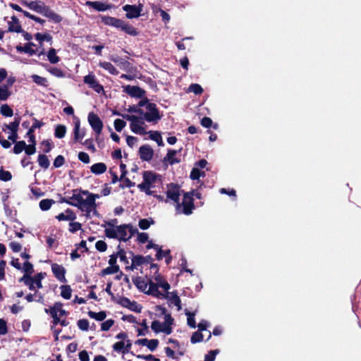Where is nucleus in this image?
<instances>
[{
    "label": "nucleus",
    "instance_id": "nucleus-1",
    "mask_svg": "<svg viewBox=\"0 0 361 361\" xmlns=\"http://www.w3.org/2000/svg\"><path fill=\"white\" fill-rule=\"evenodd\" d=\"M76 192L77 190H73V195L69 198L61 197L59 202L76 207L83 211L86 206L94 207L95 200L100 197L99 195L90 192L88 190L80 189L78 192Z\"/></svg>",
    "mask_w": 361,
    "mask_h": 361
},
{
    "label": "nucleus",
    "instance_id": "nucleus-2",
    "mask_svg": "<svg viewBox=\"0 0 361 361\" xmlns=\"http://www.w3.org/2000/svg\"><path fill=\"white\" fill-rule=\"evenodd\" d=\"M143 181L137 185L138 189L147 195H154L155 192L152 189L157 183L161 182V176L152 171H145L142 173Z\"/></svg>",
    "mask_w": 361,
    "mask_h": 361
},
{
    "label": "nucleus",
    "instance_id": "nucleus-3",
    "mask_svg": "<svg viewBox=\"0 0 361 361\" xmlns=\"http://www.w3.org/2000/svg\"><path fill=\"white\" fill-rule=\"evenodd\" d=\"M148 286L149 289L146 290L145 293L152 295L158 298H169V290L171 288V286L169 283L156 284L152 279H149Z\"/></svg>",
    "mask_w": 361,
    "mask_h": 361
},
{
    "label": "nucleus",
    "instance_id": "nucleus-4",
    "mask_svg": "<svg viewBox=\"0 0 361 361\" xmlns=\"http://www.w3.org/2000/svg\"><path fill=\"white\" fill-rule=\"evenodd\" d=\"M146 111H143L142 114V118L148 123H157L162 117L158 109L157 104L150 102L147 99V102L145 104Z\"/></svg>",
    "mask_w": 361,
    "mask_h": 361
},
{
    "label": "nucleus",
    "instance_id": "nucleus-5",
    "mask_svg": "<svg viewBox=\"0 0 361 361\" xmlns=\"http://www.w3.org/2000/svg\"><path fill=\"white\" fill-rule=\"evenodd\" d=\"M122 117L130 121V128L134 133L145 135L147 134L145 128L143 127L145 122L141 116L138 117L135 115H122Z\"/></svg>",
    "mask_w": 361,
    "mask_h": 361
},
{
    "label": "nucleus",
    "instance_id": "nucleus-6",
    "mask_svg": "<svg viewBox=\"0 0 361 361\" xmlns=\"http://www.w3.org/2000/svg\"><path fill=\"white\" fill-rule=\"evenodd\" d=\"M183 192V190H181L178 184L171 183L167 185V190L166 192L167 199L164 201L166 202L168 200H171L176 204V209H179L181 206L179 203L180 196Z\"/></svg>",
    "mask_w": 361,
    "mask_h": 361
},
{
    "label": "nucleus",
    "instance_id": "nucleus-7",
    "mask_svg": "<svg viewBox=\"0 0 361 361\" xmlns=\"http://www.w3.org/2000/svg\"><path fill=\"white\" fill-rule=\"evenodd\" d=\"M116 231L118 235L117 239L120 241L127 242L137 233V229L134 228L130 224H128L117 226Z\"/></svg>",
    "mask_w": 361,
    "mask_h": 361
},
{
    "label": "nucleus",
    "instance_id": "nucleus-8",
    "mask_svg": "<svg viewBox=\"0 0 361 361\" xmlns=\"http://www.w3.org/2000/svg\"><path fill=\"white\" fill-rule=\"evenodd\" d=\"M128 254L131 258V264L130 267H127L126 271H133L137 269L138 267L152 262L154 260L151 255L142 256L135 255L133 251H129Z\"/></svg>",
    "mask_w": 361,
    "mask_h": 361
},
{
    "label": "nucleus",
    "instance_id": "nucleus-9",
    "mask_svg": "<svg viewBox=\"0 0 361 361\" xmlns=\"http://www.w3.org/2000/svg\"><path fill=\"white\" fill-rule=\"evenodd\" d=\"M143 5L139 4L138 5L126 4L123 6V10L126 12V17L128 19L137 18L141 16Z\"/></svg>",
    "mask_w": 361,
    "mask_h": 361
},
{
    "label": "nucleus",
    "instance_id": "nucleus-10",
    "mask_svg": "<svg viewBox=\"0 0 361 361\" xmlns=\"http://www.w3.org/2000/svg\"><path fill=\"white\" fill-rule=\"evenodd\" d=\"M87 118L92 130L97 135H99L104 126L102 121L100 119L99 116L94 112L89 113Z\"/></svg>",
    "mask_w": 361,
    "mask_h": 361
},
{
    "label": "nucleus",
    "instance_id": "nucleus-11",
    "mask_svg": "<svg viewBox=\"0 0 361 361\" xmlns=\"http://www.w3.org/2000/svg\"><path fill=\"white\" fill-rule=\"evenodd\" d=\"M83 82L99 94L104 91L103 86L99 82L92 73L85 75L83 78Z\"/></svg>",
    "mask_w": 361,
    "mask_h": 361
},
{
    "label": "nucleus",
    "instance_id": "nucleus-12",
    "mask_svg": "<svg viewBox=\"0 0 361 361\" xmlns=\"http://www.w3.org/2000/svg\"><path fill=\"white\" fill-rule=\"evenodd\" d=\"M181 204L184 214L190 215L192 213V210L195 209V204L190 192H183V199Z\"/></svg>",
    "mask_w": 361,
    "mask_h": 361
},
{
    "label": "nucleus",
    "instance_id": "nucleus-13",
    "mask_svg": "<svg viewBox=\"0 0 361 361\" xmlns=\"http://www.w3.org/2000/svg\"><path fill=\"white\" fill-rule=\"evenodd\" d=\"M182 147L178 150L169 149L166 155L163 159V163H168L170 165L179 164L181 162V159L176 157L178 153H180Z\"/></svg>",
    "mask_w": 361,
    "mask_h": 361
},
{
    "label": "nucleus",
    "instance_id": "nucleus-14",
    "mask_svg": "<svg viewBox=\"0 0 361 361\" xmlns=\"http://www.w3.org/2000/svg\"><path fill=\"white\" fill-rule=\"evenodd\" d=\"M123 92L131 97L142 98L145 96V91L138 86L126 85L123 87Z\"/></svg>",
    "mask_w": 361,
    "mask_h": 361
},
{
    "label": "nucleus",
    "instance_id": "nucleus-15",
    "mask_svg": "<svg viewBox=\"0 0 361 361\" xmlns=\"http://www.w3.org/2000/svg\"><path fill=\"white\" fill-rule=\"evenodd\" d=\"M51 271L54 276L61 282L66 283L65 274L66 272V269L61 264L53 263L51 264Z\"/></svg>",
    "mask_w": 361,
    "mask_h": 361
},
{
    "label": "nucleus",
    "instance_id": "nucleus-16",
    "mask_svg": "<svg viewBox=\"0 0 361 361\" xmlns=\"http://www.w3.org/2000/svg\"><path fill=\"white\" fill-rule=\"evenodd\" d=\"M140 158L142 161H149L154 156V150L149 145H143L139 148Z\"/></svg>",
    "mask_w": 361,
    "mask_h": 361
},
{
    "label": "nucleus",
    "instance_id": "nucleus-17",
    "mask_svg": "<svg viewBox=\"0 0 361 361\" xmlns=\"http://www.w3.org/2000/svg\"><path fill=\"white\" fill-rule=\"evenodd\" d=\"M22 4L40 14H42L46 6L44 3L40 1L38 2L36 1H30V2H28V0H22Z\"/></svg>",
    "mask_w": 361,
    "mask_h": 361
},
{
    "label": "nucleus",
    "instance_id": "nucleus-18",
    "mask_svg": "<svg viewBox=\"0 0 361 361\" xmlns=\"http://www.w3.org/2000/svg\"><path fill=\"white\" fill-rule=\"evenodd\" d=\"M42 15L44 16L55 23H59L63 20V18L60 15L51 10L48 6H45Z\"/></svg>",
    "mask_w": 361,
    "mask_h": 361
},
{
    "label": "nucleus",
    "instance_id": "nucleus-19",
    "mask_svg": "<svg viewBox=\"0 0 361 361\" xmlns=\"http://www.w3.org/2000/svg\"><path fill=\"white\" fill-rule=\"evenodd\" d=\"M21 121V116L18 114H16L14 121L10 123H4L2 126V130L6 132L7 130L12 131L18 130L19 125Z\"/></svg>",
    "mask_w": 361,
    "mask_h": 361
},
{
    "label": "nucleus",
    "instance_id": "nucleus-20",
    "mask_svg": "<svg viewBox=\"0 0 361 361\" xmlns=\"http://www.w3.org/2000/svg\"><path fill=\"white\" fill-rule=\"evenodd\" d=\"M74 140L75 142H80L81 140L84 137L85 133L84 130H80V122L78 118H74Z\"/></svg>",
    "mask_w": 361,
    "mask_h": 361
},
{
    "label": "nucleus",
    "instance_id": "nucleus-21",
    "mask_svg": "<svg viewBox=\"0 0 361 361\" xmlns=\"http://www.w3.org/2000/svg\"><path fill=\"white\" fill-rule=\"evenodd\" d=\"M85 5L89 6L90 7L92 8L93 9L97 11H104L108 9H110L111 8V5L104 4L101 1H87L85 3Z\"/></svg>",
    "mask_w": 361,
    "mask_h": 361
},
{
    "label": "nucleus",
    "instance_id": "nucleus-22",
    "mask_svg": "<svg viewBox=\"0 0 361 361\" xmlns=\"http://www.w3.org/2000/svg\"><path fill=\"white\" fill-rule=\"evenodd\" d=\"M8 32L19 33L23 32V28L20 25L18 18L15 16L11 17V20L8 22Z\"/></svg>",
    "mask_w": 361,
    "mask_h": 361
},
{
    "label": "nucleus",
    "instance_id": "nucleus-23",
    "mask_svg": "<svg viewBox=\"0 0 361 361\" xmlns=\"http://www.w3.org/2000/svg\"><path fill=\"white\" fill-rule=\"evenodd\" d=\"M102 22L106 25L119 29L122 23V20L111 16H104L102 18Z\"/></svg>",
    "mask_w": 361,
    "mask_h": 361
},
{
    "label": "nucleus",
    "instance_id": "nucleus-24",
    "mask_svg": "<svg viewBox=\"0 0 361 361\" xmlns=\"http://www.w3.org/2000/svg\"><path fill=\"white\" fill-rule=\"evenodd\" d=\"M147 102V98H145L144 99L140 100L137 104L129 106L127 111L130 113L138 114L142 116V114H143V109L142 107H144Z\"/></svg>",
    "mask_w": 361,
    "mask_h": 361
},
{
    "label": "nucleus",
    "instance_id": "nucleus-25",
    "mask_svg": "<svg viewBox=\"0 0 361 361\" xmlns=\"http://www.w3.org/2000/svg\"><path fill=\"white\" fill-rule=\"evenodd\" d=\"M133 282L140 291L146 292L149 281L147 282L141 276H136L133 278Z\"/></svg>",
    "mask_w": 361,
    "mask_h": 361
},
{
    "label": "nucleus",
    "instance_id": "nucleus-26",
    "mask_svg": "<svg viewBox=\"0 0 361 361\" xmlns=\"http://www.w3.org/2000/svg\"><path fill=\"white\" fill-rule=\"evenodd\" d=\"M119 29L131 36L135 37L138 35L137 29L124 20H122V23Z\"/></svg>",
    "mask_w": 361,
    "mask_h": 361
},
{
    "label": "nucleus",
    "instance_id": "nucleus-27",
    "mask_svg": "<svg viewBox=\"0 0 361 361\" xmlns=\"http://www.w3.org/2000/svg\"><path fill=\"white\" fill-rule=\"evenodd\" d=\"M59 221H74L76 219L75 214L70 209H67L65 213H60L56 216Z\"/></svg>",
    "mask_w": 361,
    "mask_h": 361
},
{
    "label": "nucleus",
    "instance_id": "nucleus-28",
    "mask_svg": "<svg viewBox=\"0 0 361 361\" xmlns=\"http://www.w3.org/2000/svg\"><path fill=\"white\" fill-rule=\"evenodd\" d=\"M119 304L124 307H127L132 311L140 312V310H137L136 308H133V305L136 306L137 307V303L135 301H131L129 298L123 297L121 298L119 301Z\"/></svg>",
    "mask_w": 361,
    "mask_h": 361
},
{
    "label": "nucleus",
    "instance_id": "nucleus-29",
    "mask_svg": "<svg viewBox=\"0 0 361 361\" xmlns=\"http://www.w3.org/2000/svg\"><path fill=\"white\" fill-rule=\"evenodd\" d=\"M106 165L102 162L96 163L92 165L90 167L91 172L96 175L104 173V172H106Z\"/></svg>",
    "mask_w": 361,
    "mask_h": 361
},
{
    "label": "nucleus",
    "instance_id": "nucleus-30",
    "mask_svg": "<svg viewBox=\"0 0 361 361\" xmlns=\"http://www.w3.org/2000/svg\"><path fill=\"white\" fill-rule=\"evenodd\" d=\"M39 166L44 170H47L50 165V161L48 157L44 154H39L37 157Z\"/></svg>",
    "mask_w": 361,
    "mask_h": 361
},
{
    "label": "nucleus",
    "instance_id": "nucleus-31",
    "mask_svg": "<svg viewBox=\"0 0 361 361\" xmlns=\"http://www.w3.org/2000/svg\"><path fill=\"white\" fill-rule=\"evenodd\" d=\"M147 134H149V137L155 141L158 146L163 147L164 145L161 133L159 131H152L150 130L147 132Z\"/></svg>",
    "mask_w": 361,
    "mask_h": 361
},
{
    "label": "nucleus",
    "instance_id": "nucleus-32",
    "mask_svg": "<svg viewBox=\"0 0 361 361\" xmlns=\"http://www.w3.org/2000/svg\"><path fill=\"white\" fill-rule=\"evenodd\" d=\"M171 303L177 307L178 310H181V300L176 291L169 293V298H166Z\"/></svg>",
    "mask_w": 361,
    "mask_h": 361
},
{
    "label": "nucleus",
    "instance_id": "nucleus-33",
    "mask_svg": "<svg viewBox=\"0 0 361 361\" xmlns=\"http://www.w3.org/2000/svg\"><path fill=\"white\" fill-rule=\"evenodd\" d=\"M18 281L20 283L23 282L25 286H27L28 287V288L30 290H34L37 288L32 281V276L23 275L21 278L19 279Z\"/></svg>",
    "mask_w": 361,
    "mask_h": 361
},
{
    "label": "nucleus",
    "instance_id": "nucleus-34",
    "mask_svg": "<svg viewBox=\"0 0 361 361\" xmlns=\"http://www.w3.org/2000/svg\"><path fill=\"white\" fill-rule=\"evenodd\" d=\"M99 66L104 70L107 71L111 75H116L118 74L117 69L110 62H99Z\"/></svg>",
    "mask_w": 361,
    "mask_h": 361
},
{
    "label": "nucleus",
    "instance_id": "nucleus-35",
    "mask_svg": "<svg viewBox=\"0 0 361 361\" xmlns=\"http://www.w3.org/2000/svg\"><path fill=\"white\" fill-rule=\"evenodd\" d=\"M147 242H148V243L146 245V249H147V250L154 249L157 251V254H156L157 259L161 260V253L163 252L161 247L159 245L154 243L152 242V240H148Z\"/></svg>",
    "mask_w": 361,
    "mask_h": 361
},
{
    "label": "nucleus",
    "instance_id": "nucleus-36",
    "mask_svg": "<svg viewBox=\"0 0 361 361\" xmlns=\"http://www.w3.org/2000/svg\"><path fill=\"white\" fill-rule=\"evenodd\" d=\"M111 61L116 63L118 66L123 68L124 69H127L130 66V62L122 59L121 57L116 56L111 57Z\"/></svg>",
    "mask_w": 361,
    "mask_h": 361
},
{
    "label": "nucleus",
    "instance_id": "nucleus-37",
    "mask_svg": "<svg viewBox=\"0 0 361 361\" xmlns=\"http://www.w3.org/2000/svg\"><path fill=\"white\" fill-rule=\"evenodd\" d=\"M88 316L94 319L97 321L102 322L105 319L106 317V313L105 311H100L99 312H94L93 311H89L87 312Z\"/></svg>",
    "mask_w": 361,
    "mask_h": 361
},
{
    "label": "nucleus",
    "instance_id": "nucleus-38",
    "mask_svg": "<svg viewBox=\"0 0 361 361\" xmlns=\"http://www.w3.org/2000/svg\"><path fill=\"white\" fill-rule=\"evenodd\" d=\"M55 204V201L52 199H44L39 202V206L41 210L47 211L51 207Z\"/></svg>",
    "mask_w": 361,
    "mask_h": 361
},
{
    "label": "nucleus",
    "instance_id": "nucleus-39",
    "mask_svg": "<svg viewBox=\"0 0 361 361\" xmlns=\"http://www.w3.org/2000/svg\"><path fill=\"white\" fill-rule=\"evenodd\" d=\"M45 275H46L45 273L40 272V273L35 274L33 276H32V281H33L34 283L35 284L37 289L42 288L43 286H42V281L44 278Z\"/></svg>",
    "mask_w": 361,
    "mask_h": 361
},
{
    "label": "nucleus",
    "instance_id": "nucleus-40",
    "mask_svg": "<svg viewBox=\"0 0 361 361\" xmlns=\"http://www.w3.org/2000/svg\"><path fill=\"white\" fill-rule=\"evenodd\" d=\"M66 133V127L64 125H57L54 130V136L57 138L61 139L65 137Z\"/></svg>",
    "mask_w": 361,
    "mask_h": 361
},
{
    "label": "nucleus",
    "instance_id": "nucleus-41",
    "mask_svg": "<svg viewBox=\"0 0 361 361\" xmlns=\"http://www.w3.org/2000/svg\"><path fill=\"white\" fill-rule=\"evenodd\" d=\"M47 58L52 64H56L60 61V58L56 55V51L54 48H51L47 53Z\"/></svg>",
    "mask_w": 361,
    "mask_h": 361
},
{
    "label": "nucleus",
    "instance_id": "nucleus-42",
    "mask_svg": "<svg viewBox=\"0 0 361 361\" xmlns=\"http://www.w3.org/2000/svg\"><path fill=\"white\" fill-rule=\"evenodd\" d=\"M60 288L61 290V296L66 300H69L71 298L72 293L71 286L69 285H62Z\"/></svg>",
    "mask_w": 361,
    "mask_h": 361
},
{
    "label": "nucleus",
    "instance_id": "nucleus-43",
    "mask_svg": "<svg viewBox=\"0 0 361 361\" xmlns=\"http://www.w3.org/2000/svg\"><path fill=\"white\" fill-rule=\"evenodd\" d=\"M32 81L38 85L47 87L48 86V81L46 78L39 76L38 75H32L31 76Z\"/></svg>",
    "mask_w": 361,
    "mask_h": 361
},
{
    "label": "nucleus",
    "instance_id": "nucleus-44",
    "mask_svg": "<svg viewBox=\"0 0 361 361\" xmlns=\"http://www.w3.org/2000/svg\"><path fill=\"white\" fill-rule=\"evenodd\" d=\"M15 145L13 149V152L16 154H20L23 150H25L26 147V143L24 140L17 141L14 142Z\"/></svg>",
    "mask_w": 361,
    "mask_h": 361
},
{
    "label": "nucleus",
    "instance_id": "nucleus-45",
    "mask_svg": "<svg viewBox=\"0 0 361 361\" xmlns=\"http://www.w3.org/2000/svg\"><path fill=\"white\" fill-rule=\"evenodd\" d=\"M0 113L5 117H11L13 115V109L7 104L1 106Z\"/></svg>",
    "mask_w": 361,
    "mask_h": 361
},
{
    "label": "nucleus",
    "instance_id": "nucleus-46",
    "mask_svg": "<svg viewBox=\"0 0 361 361\" xmlns=\"http://www.w3.org/2000/svg\"><path fill=\"white\" fill-rule=\"evenodd\" d=\"M11 94V92L8 90L7 85L0 86V102L6 101Z\"/></svg>",
    "mask_w": 361,
    "mask_h": 361
},
{
    "label": "nucleus",
    "instance_id": "nucleus-47",
    "mask_svg": "<svg viewBox=\"0 0 361 361\" xmlns=\"http://www.w3.org/2000/svg\"><path fill=\"white\" fill-rule=\"evenodd\" d=\"M185 314L188 316V319H187L188 325L192 329H195L197 326L196 322L195 319V313L185 310Z\"/></svg>",
    "mask_w": 361,
    "mask_h": 361
},
{
    "label": "nucleus",
    "instance_id": "nucleus-48",
    "mask_svg": "<svg viewBox=\"0 0 361 361\" xmlns=\"http://www.w3.org/2000/svg\"><path fill=\"white\" fill-rule=\"evenodd\" d=\"M18 52H24L28 54L30 56H32L36 54V51L32 48L28 47L27 44H25L23 47L21 45H18L16 47Z\"/></svg>",
    "mask_w": 361,
    "mask_h": 361
},
{
    "label": "nucleus",
    "instance_id": "nucleus-49",
    "mask_svg": "<svg viewBox=\"0 0 361 361\" xmlns=\"http://www.w3.org/2000/svg\"><path fill=\"white\" fill-rule=\"evenodd\" d=\"M35 38L36 40L39 41V42L42 44L43 41L51 42L52 39V37L51 35L45 33L42 34L40 32H37L35 35Z\"/></svg>",
    "mask_w": 361,
    "mask_h": 361
},
{
    "label": "nucleus",
    "instance_id": "nucleus-50",
    "mask_svg": "<svg viewBox=\"0 0 361 361\" xmlns=\"http://www.w3.org/2000/svg\"><path fill=\"white\" fill-rule=\"evenodd\" d=\"M120 271V267L119 266H109L105 269H104L102 271V274L103 276L104 275H110V274H116V273H118Z\"/></svg>",
    "mask_w": 361,
    "mask_h": 361
},
{
    "label": "nucleus",
    "instance_id": "nucleus-51",
    "mask_svg": "<svg viewBox=\"0 0 361 361\" xmlns=\"http://www.w3.org/2000/svg\"><path fill=\"white\" fill-rule=\"evenodd\" d=\"M47 71L53 75L57 77V78H63L65 77V73L64 71L57 67H50L47 69Z\"/></svg>",
    "mask_w": 361,
    "mask_h": 361
},
{
    "label": "nucleus",
    "instance_id": "nucleus-52",
    "mask_svg": "<svg viewBox=\"0 0 361 361\" xmlns=\"http://www.w3.org/2000/svg\"><path fill=\"white\" fill-rule=\"evenodd\" d=\"M139 324L142 326V329H137L138 336H145L149 332V327L147 324V319H142V321Z\"/></svg>",
    "mask_w": 361,
    "mask_h": 361
},
{
    "label": "nucleus",
    "instance_id": "nucleus-53",
    "mask_svg": "<svg viewBox=\"0 0 361 361\" xmlns=\"http://www.w3.org/2000/svg\"><path fill=\"white\" fill-rule=\"evenodd\" d=\"M23 269L25 272L24 275H27L28 276H32V274L34 272L33 265L28 261L24 262Z\"/></svg>",
    "mask_w": 361,
    "mask_h": 361
},
{
    "label": "nucleus",
    "instance_id": "nucleus-54",
    "mask_svg": "<svg viewBox=\"0 0 361 361\" xmlns=\"http://www.w3.org/2000/svg\"><path fill=\"white\" fill-rule=\"evenodd\" d=\"M12 174L10 171H6L3 167L0 169V180L2 181H9L12 179Z\"/></svg>",
    "mask_w": 361,
    "mask_h": 361
},
{
    "label": "nucleus",
    "instance_id": "nucleus-55",
    "mask_svg": "<svg viewBox=\"0 0 361 361\" xmlns=\"http://www.w3.org/2000/svg\"><path fill=\"white\" fill-rule=\"evenodd\" d=\"M154 223V220L151 219L150 221H149L147 219H142L138 222L139 227L142 230H147L149 228L151 224H153Z\"/></svg>",
    "mask_w": 361,
    "mask_h": 361
},
{
    "label": "nucleus",
    "instance_id": "nucleus-56",
    "mask_svg": "<svg viewBox=\"0 0 361 361\" xmlns=\"http://www.w3.org/2000/svg\"><path fill=\"white\" fill-rule=\"evenodd\" d=\"M188 90L190 92H192L197 95L201 94L204 91L202 87L199 84L197 83L191 84L189 86Z\"/></svg>",
    "mask_w": 361,
    "mask_h": 361
},
{
    "label": "nucleus",
    "instance_id": "nucleus-57",
    "mask_svg": "<svg viewBox=\"0 0 361 361\" xmlns=\"http://www.w3.org/2000/svg\"><path fill=\"white\" fill-rule=\"evenodd\" d=\"M163 326H164V324L163 323H161L158 320H154L152 322V324H151V328L152 329V331L156 333V334H158L159 332H161V330L163 329Z\"/></svg>",
    "mask_w": 361,
    "mask_h": 361
},
{
    "label": "nucleus",
    "instance_id": "nucleus-58",
    "mask_svg": "<svg viewBox=\"0 0 361 361\" xmlns=\"http://www.w3.org/2000/svg\"><path fill=\"white\" fill-rule=\"evenodd\" d=\"M203 341V334L202 332L197 331L194 332L190 338L192 343H199Z\"/></svg>",
    "mask_w": 361,
    "mask_h": 361
},
{
    "label": "nucleus",
    "instance_id": "nucleus-59",
    "mask_svg": "<svg viewBox=\"0 0 361 361\" xmlns=\"http://www.w3.org/2000/svg\"><path fill=\"white\" fill-rule=\"evenodd\" d=\"M159 343V341L158 339H147L146 346L149 350L154 351L157 348Z\"/></svg>",
    "mask_w": 361,
    "mask_h": 361
},
{
    "label": "nucleus",
    "instance_id": "nucleus-60",
    "mask_svg": "<svg viewBox=\"0 0 361 361\" xmlns=\"http://www.w3.org/2000/svg\"><path fill=\"white\" fill-rule=\"evenodd\" d=\"M114 128L116 131L121 132L126 126V122L122 119L117 118L114 123Z\"/></svg>",
    "mask_w": 361,
    "mask_h": 361
},
{
    "label": "nucleus",
    "instance_id": "nucleus-61",
    "mask_svg": "<svg viewBox=\"0 0 361 361\" xmlns=\"http://www.w3.org/2000/svg\"><path fill=\"white\" fill-rule=\"evenodd\" d=\"M41 144L44 146L43 148V152L45 154L50 152L54 147L52 142L49 140H43Z\"/></svg>",
    "mask_w": 361,
    "mask_h": 361
},
{
    "label": "nucleus",
    "instance_id": "nucleus-62",
    "mask_svg": "<svg viewBox=\"0 0 361 361\" xmlns=\"http://www.w3.org/2000/svg\"><path fill=\"white\" fill-rule=\"evenodd\" d=\"M112 348L114 351L123 354V351L125 350V342L123 341H118L113 345Z\"/></svg>",
    "mask_w": 361,
    "mask_h": 361
},
{
    "label": "nucleus",
    "instance_id": "nucleus-63",
    "mask_svg": "<svg viewBox=\"0 0 361 361\" xmlns=\"http://www.w3.org/2000/svg\"><path fill=\"white\" fill-rule=\"evenodd\" d=\"M77 324L78 328L82 331H87L89 329V321L86 319H79Z\"/></svg>",
    "mask_w": 361,
    "mask_h": 361
},
{
    "label": "nucleus",
    "instance_id": "nucleus-64",
    "mask_svg": "<svg viewBox=\"0 0 361 361\" xmlns=\"http://www.w3.org/2000/svg\"><path fill=\"white\" fill-rule=\"evenodd\" d=\"M219 353V350L216 349L213 350H210L208 354L204 356V361H214L215 360L216 355Z\"/></svg>",
    "mask_w": 361,
    "mask_h": 361
}]
</instances>
